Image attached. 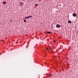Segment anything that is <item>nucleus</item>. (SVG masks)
Instances as JSON below:
<instances>
[{
	"mask_svg": "<svg viewBox=\"0 0 78 78\" xmlns=\"http://www.w3.org/2000/svg\"><path fill=\"white\" fill-rule=\"evenodd\" d=\"M3 4H6V2H3Z\"/></svg>",
	"mask_w": 78,
	"mask_h": 78,
	"instance_id": "5",
	"label": "nucleus"
},
{
	"mask_svg": "<svg viewBox=\"0 0 78 78\" xmlns=\"http://www.w3.org/2000/svg\"><path fill=\"white\" fill-rule=\"evenodd\" d=\"M40 1H41L42 0H39Z\"/></svg>",
	"mask_w": 78,
	"mask_h": 78,
	"instance_id": "11",
	"label": "nucleus"
},
{
	"mask_svg": "<svg viewBox=\"0 0 78 78\" xmlns=\"http://www.w3.org/2000/svg\"><path fill=\"white\" fill-rule=\"evenodd\" d=\"M77 32H78V31Z\"/></svg>",
	"mask_w": 78,
	"mask_h": 78,
	"instance_id": "15",
	"label": "nucleus"
},
{
	"mask_svg": "<svg viewBox=\"0 0 78 78\" xmlns=\"http://www.w3.org/2000/svg\"><path fill=\"white\" fill-rule=\"evenodd\" d=\"M46 49H47V50H48V48H47Z\"/></svg>",
	"mask_w": 78,
	"mask_h": 78,
	"instance_id": "10",
	"label": "nucleus"
},
{
	"mask_svg": "<svg viewBox=\"0 0 78 78\" xmlns=\"http://www.w3.org/2000/svg\"><path fill=\"white\" fill-rule=\"evenodd\" d=\"M50 50H51V49H50Z\"/></svg>",
	"mask_w": 78,
	"mask_h": 78,
	"instance_id": "12",
	"label": "nucleus"
},
{
	"mask_svg": "<svg viewBox=\"0 0 78 78\" xmlns=\"http://www.w3.org/2000/svg\"><path fill=\"white\" fill-rule=\"evenodd\" d=\"M35 5H36V6H38V4H35Z\"/></svg>",
	"mask_w": 78,
	"mask_h": 78,
	"instance_id": "9",
	"label": "nucleus"
},
{
	"mask_svg": "<svg viewBox=\"0 0 78 78\" xmlns=\"http://www.w3.org/2000/svg\"><path fill=\"white\" fill-rule=\"evenodd\" d=\"M10 22H12L11 20L10 21Z\"/></svg>",
	"mask_w": 78,
	"mask_h": 78,
	"instance_id": "14",
	"label": "nucleus"
},
{
	"mask_svg": "<svg viewBox=\"0 0 78 78\" xmlns=\"http://www.w3.org/2000/svg\"><path fill=\"white\" fill-rule=\"evenodd\" d=\"M20 4H22V5H23L24 4V3H23L22 2L20 3Z\"/></svg>",
	"mask_w": 78,
	"mask_h": 78,
	"instance_id": "8",
	"label": "nucleus"
},
{
	"mask_svg": "<svg viewBox=\"0 0 78 78\" xmlns=\"http://www.w3.org/2000/svg\"><path fill=\"white\" fill-rule=\"evenodd\" d=\"M31 17H32V16H28V17H25V19H29V18H30Z\"/></svg>",
	"mask_w": 78,
	"mask_h": 78,
	"instance_id": "1",
	"label": "nucleus"
},
{
	"mask_svg": "<svg viewBox=\"0 0 78 78\" xmlns=\"http://www.w3.org/2000/svg\"><path fill=\"white\" fill-rule=\"evenodd\" d=\"M68 23H71V21H70V20H69V21H68Z\"/></svg>",
	"mask_w": 78,
	"mask_h": 78,
	"instance_id": "6",
	"label": "nucleus"
},
{
	"mask_svg": "<svg viewBox=\"0 0 78 78\" xmlns=\"http://www.w3.org/2000/svg\"><path fill=\"white\" fill-rule=\"evenodd\" d=\"M55 42V41H54V42Z\"/></svg>",
	"mask_w": 78,
	"mask_h": 78,
	"instance_id": "13",
	"label": "nucleus"
},
{
	"mask_svg": "<svg viewBox=\"0 0 78 78\" xmlns=\"http://www.w3.org/2000/svg\"><path fill=\"white\" fill-rule=\"evenodd\" d=\"M56 27H57V28H59V27H61V25L58 24L56 25Z\"/></svg>",
	"mask_w": 78,
	"mask_h": 78,
	"instance_id": "2",
	"label": "nucleus"
},
{
	"mask_svg": "<svg viewBox=\"0 0 78 78\" xmlns=\"http://www.w3.org/2000/svg\"><path fill=\"white\" fill-rule=\"evenodd\" d=\"M73 17H76V13H73Z\"/></svg>",
	"mask_w": 78,
	"mask_h": 78,
	"instance_id": "3",
	"label": "nucleus"
},
{
	"mask_svg": "<svg viewBox=\"0 0 78 78\" xmlns=\"http://www.w3.org/2000/svg\"><path fill=\"white\" fill-rule=\"evenodd\" d=\"M24 22H25V23H26L27 21L26 20H24Z\"/></svg>",
	"mask_w": 78,
	"mask_h": 78,
	"instance_id": "7",
	"label": "nucleus"
},
{
	"mask_svg": "<svg viewBox=\"0 0 78 78\" xmlns=\"http://www.w3.org/2000/svg\"><path fill=\"white\" fill-rule=\"evenodd\" d=\"M47 33H48V34H51V32H48V31L47 32Z\"/></svg>",
	"mask_w": 78,
	"mask_h": 78,
	"instance_id": "4",
	"label": "nucleus"
}]
</instances>
